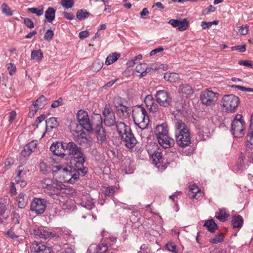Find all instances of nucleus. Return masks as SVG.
I'll return each instance as SVG.
<instances>
[{
    "label": "nucleus",
    "instance_id": "f257e3e1",
    "mask_svg": "<svg viewBox=\"0 0 253 253\" xmlns=\"http://www.w3.org/2000/svg\"><path fill=\"white\" fill-rule=\"evenodd\" d=\"M71 164L72 166L68 167L63 168L62 166L59 165L56 166L55 168L59 173L62 175L64 182L73 183L79 178L80 175H84L87 172V170L84 167V165H82L80 168H78L76 164Z\"/></svg>",
    "mask_w": 253,
    "mask_h": 253
},
{
    "label": "nucleus",
    "instance_id": "f03ea898",
    "mask_svg": "<svg viewBox=\"0 0 253 253\" xmlns=\"http://www.w3.org/2000/svg\"><path fill=\"white\" fill-rule=\"evenodd\" d=\"M115 128L119 137L123 142L125 146L129 149L133 148L137 143V140L130 127L124 122H118Z\"/></svg>",
    "mask_w": 253,
    "mask_h": 253
},
{
    "label": "nucleus",
    "instance_id": "7ed1b4c3",
    "mask_svg": "<svg viewBox=\"0 0 253 253\" xmlns=\"http://www.w3.org/2000/svg\"><path fill=\"white\" fill-rule=\"evenodd\" d=\"M175 137L178 145L181 147L189 146L191 142L190 130L184 123L177 120L175 124Z\"/></svg>",
    "mask_w": 253,
    "mask_h": 253
},
{
    "label": "nucleus",
    "instance_id": "20e7f679",
    "mask_svg": "<svg viewBox=\"0 0 253 253\" xmlns=\"http://www.w3.org/2000/svg\"><path fill=\"white\" fill-rule=\"evenodd\" d=\"M64 147L66 155H68L72 158L71 164H76L78 168L84 165L85 162L84 156L81 147L73 141L65 142Z\"/></svg>",
    "mask_w": 253,
    "mask_h": 253
},
{
    "label": "nucleus",
    "instance_id": "39448f33",
    "mask_svg": "<svg viewBox=\"0 0 253 253\" xmlns=\"http://www.w3.org/2000/svg\"><path fill=\"white\" fill-rule=\"evenodd\" d=\"M132 117L134 124L141 129L147 127L149 123V117L145 109L140 106L132 110Z\"/></svg>",
    "mask_w": 253,
    "mask_h": 253
},
{
    "label": "nucleus",
    "instance_id": "423d86ee",
    "mask_svg": "<svg viewBox=\"0 0 253 253\" xmlns=\"http://www.w3.org/2000/svg\"><path fill=\"white\" fill-rule=\"evenodd\" d=\"M99 123L95 126L94 128L95 134L97 138V142L100 144L103 147H107L108 141L107 139L105 130L102 126V119L100 115L95 116Z\"/></svg>",
    "mask_w": 253,
    "mask_h": 253
},
{
    "label": "nucleus",
    "instance_id": "0eeeda50",
    "mask_svg": "<svg viewBox=\"0 0 253 253\" xmlns=\"http://www.w3.org/2000/svg\"><path fill=\"white\" fill-rule=\"evenodd\" d=\"M240 103L239 98L233 94L226 95L222 98V106L227 112H234Z\"/></svg>",
    "mask_w": 253,
    "mask_h": 253
},
{
    "label": "nucleus",
    "instance_id": "6e6552de",
    "mask_svg": "<svg viewBox=\"0 0 253 253\" xmlns=\"http://www.w3.org/2000/svg\"><path fill=\"white\" fill-rule=\"evenodd\" d=\"M218 95V93L207 89L201 92L200 100L203 104L206 106H211L217 101Z\"/></svg>",
    "mask_w": 253,
    "mask_h": 253
},
{
    "label": "nucleus",
    "instance_id": "1a4fd4ad",
    "mask_svg": "<svg viewBox=\"0 0 253 253\" xmlns=\"http://www.w3.org/2000/svg\"><path fill=\"white\" fill-rule=\"evenodd\" d=\"M30 232L32 235L44 239H47L50 237H58L56 233L51 232L49 229L45 227L35 226L30 229Z\"/></svg>",
    "mask_w": 253,
    "mask_h": 253
},
{
    "label": "nucleus",
    "instance_id": "9d476101",
    "mask_svg": "<svg viewBox=\"0 0 253 253\" xmlns=\"http://www.w3.org/2000/svg\"><path fill=\"white\" fill-rule=\"evenodd\" d=\"M156 102L164 107H168L171 105L172 98L170 93L165 90L157 91L155 95Z\"/></svg>",
    "mask_w": 253,
    "mask_h": 253
},
{
    "label": "nucleus",
    "instance_id": "9b49d317",
    "mask_svg": "<svg viewBox=\"0 0 253 253\" xmlns=\"http://www.w3.org/2000/svg\"><path fill=\"white\" fill-rule=\"evenodd\" d=\"M77 118L80 125L89 132L93 131L92 125L91 124L86 111L80 110L77 114Z\"/></svg>",
    "mask_w": 253,
    "mask_h": 253
},
{
    "label": "nucleus",
    "instance_id": "f8f14e48",
    "mask_svg": "<svg viewBox=\"0 0 253 253\" xmlns=\"http://www.w3.org/2000/svg\"><path fill=\"white\" fill-rule=\"evenodd\" d=\"M146 149L152 161L156 164L160 162L162 158L161 150L155 142H151L146 145Z\"/></svg>",
    "mask_w": 253,
    "mask_h": 253
},
{
    "label": "nucleus",
    "instance_id": "ddd939ff",
    "mask_svg": "<svg viewBox=\"0 0 253 253\" xmlns=\"http://www.w3.org/2000/svg\"><path fill=\"white\" fill-rule=\"evenodd\" d=\"M47 202L44 199L35 198L31 203L30 210L37 214H42L45 211Z\"/></svg>",
    "mask_w": 253,
    "mask_h": 253
},
{
    "label": "nucleus",
    "instance_id": "4468645a",
    "mask_svg": "<svg viewBox=\"0 0 253 253\" xmlns=\"http://www.w3.org/2000/svg\"><path fill=\"white\" fill-rule=\"evenodd\" d=\"M104 116V123L107 126H116L118 122L116 121L115 114L109 106L106 105L102 113Z\"/></svg>",
    "mask_w": 253,
    "mask_h": 253
},
{
    "label": "nucleus",
    "instance_id": "2eb2a0df",
    "mask_svg": "<svg viewBox=\"0 0 253 253\" xmlns=\"http://www.w3.org/2000/svg\"><path fill=\"white\" fill-rule=\"evenodd\" d=\"M231 131L235 137H242L245 133V122L233 121L231 124Z\"/></svg>",
    "mask_w": 253,
    "mask_h": 253
},
{
    "label": "nucleus",
    "instance_id": "dca6fc26",
    "mask_svg": "<svg viewBox=\"0 0 253 253\" xmlns=\"http://www.w3.org/2000/svg\"><path fill=\"white\" fill-rule=\"evenodd\" d=\"M76 201L83 207L89 210L92 209L94 206L92 199L88 194H83L77 197Z\"/></svg>",
    "mask_w": 253,
    "mask_h": 253
},
{
    "label": "nucleus",
    "instance_id": "f3484780",
    "mask_svg": "<svg viewBox=\"0 0 253 253\" xmlns=\"http://www.w3.org/2000/svg\"><path fill=\"white\" fill-rule=\"evenodd\" d=\"M30 249L31 252L35 253H52V249L43 242L34 241Z\"/></svg>",
    "mask_w": 253,
    "mask_h": 253
},
{
    "label": "nucleus",
    "instance_id": "a211bd4d",
    "mask_svg": "<svg viewBox=\"0 0 253 253\" xmlns=\"http://www.w3.org/2000/svg\"><path fill=\"white\" fill-rule=\"evenodd\" d=\"M114 104L118 114L125 118L129 117V109L125 105H124L120 98H117L114 99Z\"/></svg>",
    "mask_w": 253,
    "mask_h": 253
},
{
    "label": "nucleus",
    "instance_id": "6ab92c4d",
    "mask_svg": "<svg viewBox=\"0 0 253 253\" xmlns=\"http://www.w3.org/2000/svg\"><path fill=\"white\" fill-rule=\"evenodd\" d=\"M196 131L198 138L200 141L206 140L210 135V129L207 124L197 125Z\"/></svg>",
    "mask_w": 253,
    "mask_h": 253
},
{
    "label": "nucleus",
    "instance_id": "aec40b11",
    "mask_svg": "<svg viewBox=\"0 0 253 253\" xmlns=\"http://www.w3.org/2000/svg\"><path fill=\"white\" fill-rule=\"evenodd\" d=\"M65 142H53L50 147V151L54 155L64 157L66 155L64 147Z\"/></svg>",
    "mask_w": 253,
    "mask_h": 253
},
{
    "label": "nucleus",
    "instance_id": "412c9836",
    "mask_svg": "<svg viewBox=\"0 0 253 253\" xmlns=\"http://www.w3.org/2000/svg\"><path fill=\"white\" fill-rule=\"evenodd\" d=\"M43 190L44 192L51 196L53 199L59 200V195L61 191V187L57 182H54L50 187L47 188Z\"/></svg>",
    "mask_w": 253,
    "mask_h": 253
},
{
    "label": "nucleus",
    "instance_id": "4be33fe9",
    "mask_svg": "<svg viewBox=\"0 0 253 253\" xmlns=\"http://www.w3.org/2000/svg\"><path fill=\"white\" fill-rule=\"evenodd\" d=\"M159 144L164 148H169L174 146V139L170 138L169 134L157 138Z\"/></svg>",
    "mask_w": 253,
    "mask_h": 253
},
{
    "label": "nucleus",
    "instance_id": "5701e85b",
    "mask_svg": "<svg viewBox=\"0 0 253 253\" xmlns=\"http://www.w3.org/2000/svg\"><path fill=\"white\" fill-rule=\"evenodd\" d=\"M178 91L182 96L187 97L193 93V89L189 84L184 83L179 86Z\"/></svg>",
    "mask_w": 253,
    "mask_h": 253
},
{
    "label": "nucleus",
    "instance_id": "b1692460",
    "mask_svg": "<svg viewBox=\"0 0 253 253\" xmlns=\"http://www.w3.org/2000/svg\"><path fill=\"white\" fill-rule=\"evenodd\" d=\"M37 142L36 140H33L26 145L23 150L21 152L22 155L24 157L29 156L32 152L36 149Z\"/></svg>",
    "mask_w": 253,
    "mask_h": 253
},
{
    "label": "nucleus",
    "instance_id": "393cba45",
    "mask_svg": "<svg viewBox=\"0 0 253 253\" xmlns=\"http://www.w3.org/2000/svg\"><path fill=\"white\" fill-rule=\"evenodd\" d=\"M189 196L193 199H198L202 197V192L199 187L195 184L189 185Z\"/></svg>",
    "mask_w": 253,
    "mask_h": 253
},
{
    "label": "nucleus",
    "instance_id": "a878e982",
    "mask_svg": "<svg viewBox=\"0 0 253 253\" xmlns=\"http://www.w3.org/2000/svg\"><path fill=\"white\" fill-rule=\"evenodd\" d=\"M155 134L157 138L159 137L163 136L164 135L169 134L168 125L166 123H163L158 125L154 130Z\"/></svg>",
    "mask_w": 253,
    "mask_h": 253
},
{
    "label": "nucleus",
    "instance_id": "bb28decb",
    "mask_svg": "<svg viewBox=\"0 0 253 253\" xmlns=\"http://www.w3.org/2000/svg\"><path fill=\"white\" fill-rule=\"evenodd\" d=\"M244 220L240 215H234L232 217L231 222L234 228H240L243 224Z\"/></svg>",
    "mask_w": 253,
    "mask_h": 253
},
{
    "label": "nucleus",
    "instance_id": "cd10ccee",
    "mask_svg": "<svg viewBox=\"0 0 253 253\" xmlns=\"http://www.w3.org/2000/svg\"><path fill=\"white\" fill-rule=\"evenodd\" d=\"M55 9L53 7H49L45 12V18L47 22L51 23L55 19Z\"/></svg>",
    "mask_w": 253,
    "mask_h": 253
},
{
    "label": "nucleus",
    "instance_id": "c85d7f7f",
    "mask_svg": "<svg viewBox=\"0 0 253 253\" xmlns=\"http://www.w3.org/2000/svg\"><path fill=\"white\" fill-rule=\"evenodd\" d=\"M46 131L49 130V128H56L58 126V123L57 118L55 117H51L46 121Z\"/></svg>",
    "mask_w": 253,
    "mask_h": 253
},
{
    "label": "nucleus",
    "instance_id": "c756f323",
    "mask_svg": "<svg viewBox=\"0 0 253 253\" xmlns=\"http://www.w3.org/2000/svg\"><path fill=\"white\" fill-rule=\"evenodd\" d=\"M46 104V98L43 95L41 96L35 102H33V105L37 109H41Z\"/></svg>",
    "mask_w": 253,
    "mask_h": 253
},
{
    "label": "nucleus",
    "instance_id": "7c9ffc66",
    "mask_svg": "<svg viewBox=\"0 0 253 253\" xmlns=\"http://www.w3.org/2000/svg\"><path fill=\"white\" fill-rule=\"evenodd\" d=\"M229 214L227 213L225 209H221L219 211L216 213L215 217L220 221L224 222L227 220Z\"/></svg>",
    "mask_w": 253,
    "mask_h": 253
},
{
    "label": "nucleus",
    "instance_id": "2f4dec72",
    "mask_svg": "<svg viewBox=\"0 0 253 253\" xmlns=\"http://www.w3.org/2000/svg\"><path fill=\"white\" fill-rule=\"evenodd\" d=\"M17 201L18 207L21 209L24 208L27 204V197L23 193H21L19 194Z\"/></svg>",
    "mask_w": 253,
    "mask_h": 253
},
{
    "label": "nucleus",
    "instance_id": "473e14b6",
    "mask_svg": "<svg viewBox=\"0 0 253 253\" xmlns=\"http://www.w3.org/2000/svg\"><path fill=\"white\" fill-rule=\"evenodd\" d=\"M120 57V54L116 52L110 54L106 59L105 64L107 65H110L117 61Z\"/></svg>",
    "mask_w": 253,
    "mask_h": 253
},
{
    "label": "nucleus",
    "instance_id": "72a5a7b5",
    "mask_svg": "<svg viewBox=\"0 0 253 253\" xmlns=\"http://www.w3.org/2000/svg\"><path fill=\"white\" fill-rule=\"evenodd\" d=\"M204 226L207 227V229L211 232H213L217 228V224L212 219L206 221Z\"/></svg>",
    "mask_w": 253,
    "mask_h": 253
},
{
    "label": "nucleus",
    "instance_id": "f704fd0d",
    "mask_svg": "<svg viewBox=\"0 0 253 253\" xmlns=\"http://www.w3.org/2000/svg\"><path fill=\"white\" fill-rule=\"evenodd\" d=\"M164 79L170 82H175L179 79V76L175 73H166L164 75Z\"/></svg>",
    "mask_w": 253,
    "mask_h": 253
},
{
    "label": "nucleus",
    "instance_id": "c9c22d12",
    "mask_svg": "<svg viewBox=\"0 0 253 253\" xmlns=\"http://www.w3.org/2000/svg\"><path fill=\"white\" fill-rule=\"evenodd\" d=\"M43 9L44 7L42 5H41L39 6L38 8L32 7L28 8L27 9V11L33 14H36L37 16H42L43 13Z\"/></svg>",
    "mask_w": 253,
    "mask_h": 253
},
{
    "label": "nucleus",
    "instance_id": "e433bc0d",
    "mask_svg": "<svg viewBox=\"0 0 253 253\" xmlns=\"http://www.w3.org/2000/svg\"><path fill=\"white\" fill-rule=\"evenodd\" d=\"M77 142L80 144V145L83 146H89L91 143V141L89 137H87L85 133H84Z\"/></svg>",
    "mask_w": 253,
    "mask_h": 253
},
{
    "label": "nucleus",
    "instance_id": "4c0bfd02",
    "mask_svg": "<svg viewBox=\"0 0 253 253\" xmlns=\"http://www.w3.org/2000/svg\"><path fill=\"white\" fill-rule=\"evenodd\" d=\"M116 188L113 186L104 187L102 189V192L105 194V196L109 197H112L116 191Z\"/></svg>",
    "mask_w": 253,
    "mask_h": 253
},
{
    "label": "nucleus",
    "instance_id": "58836bf2",
    "mask_svg": "<svg viewBox=\"0 0 253 253\" xmlns=\"http://www.w3.org/2000/svg\"><path fill=\"white\" fill-rule=\"evenodd\" d=\"M74 140L77 142L81 137L85 133L83 130H71Z\"/></svg>",
    "mask_w": 253,
    "mask_h": 253
},
{
    "label": "nucleus",
    "instance_id": "ea45409f",
    "mask_svg": "<svg viewBox=\"0 0 253 253\" xmlns=\"http://www.w3.org/2000/svg\"><path fill=\"white\" fill-rule=\"evenodd\" d=\"M224 238V234L222 233H219L216 235L214 238L210 239L209 242L211 243L216 244L223 241Z\"/></svg>",
    "mask_w": 253,
    "mask_h": 253
},
{
    "label": "nucleus",
    "instance_id": "a19ab883",
    "mask_svg": "<svg viewBox=\"0 0 253 253\" xmlns=\"http://www.w3.org/2000/svg\"><path fill=\"white\" fill-rule=\"evenodd\" d=\"M43 58V53L42 51L39 49L37 50H33L31 52V59H36L37 61L42 60Z\"/></svg>",
    "mask_w": 253,
    "mask_h": 253
},
{
    "label": "nucleus",
    "instance_id": "79ce46f5",
    "mask_svg": "<svg viewBox=\"0 0 253 253\" xmlns=\"http://www.w3.org/2000/svg\"><path fill=\"white\" fill-rule=\"evenodd\" d=\"M6 211V207L4 203H0V222L2 223L7 218L4 216V213Z\"/></svg>",
    "mask_w": 253,
    "mask_h": 253
},
{
    "label": "nucleus",
    "instance_id": "37998d69",
    "mask_svg": "<svg viewBox=\"0 0 253 253\" xmlns=\"http://www.w3.org/2000/svg\"><path fill=\"white\" fill-rule=\"evenodd\" d=\"M89 13L85 10L81 9L77 11V17L80 20H82L87 18Z\"/></svg>",
    "mask_w": 253,
    "mask_h": 253
},
{
    "label": "nucleus",
    "instance_id": "c03bdc74",
    "mask_svg": "<svg viewBox=\"0 0 253 253\" xmlns=\"http://www.w3.org/2000/svg\"><path fill=\"white\" fill-rule=\"evenodd\" d=\"M55 182L50 178H44L41 181V185L42 187L45 190L47 188L50 187L51 185Z\"/></svg>",
    "mask_w": 253,
    "mask_h": 253
},
{
    "label": "nucleus",
    "instance_id": "a18cd8bd",
    "mask_svg": "<svg viewBox=\"0 0 253 253\" xmlns=\"http://www.w3.org/2000/svg\"><path fill=\"white\" fill-rule=\"evenodd\" d=\"M95 247L96 253H103L107 251L108 250L107 243H102L98 246H95Z\"/></svg>",
    "mask_w": 253,
    "mask_h": 253
},
{
    "label": "nucleus",
    "instance_id": "49530a36",
    "mask_svg": "<svg viewBox=\"0 0 253 253\" xmlns=\"http://www.w3.org/2000/svg\"><path fill=\"white\" fill-rule=\"evenodd\" d=\"M188 27V22L186 19H183L182 21H179L177 29L180 31H183L185 30Z\"/></svg>",
    "mask_w": 253,
    "mask_h": 253
},
{
    "label": "nucleus",
    "instance_id": "de8ad7c7",
    "mask_svg": "<svg viewBox=\"0 0 253 253\" xmlns=\"http://www.w3.org/2000/svg\"><path fill=\"white\" fill-rule=\"evenodd\" d=\"M1 10L2 12L6 16H11L13 15V11L11 10L5 3L1 4Z\"/></svg>",
    "mask_w": 253,
    "mask_h": 253
},
{
    "label": "nucleus",
    "instance_id": "09e8293b",
    "mask_svg": "<svg viewBox=\"0 0 253 253\" xmlns=\"http://www.w3.org/2000/svg\"><path fill=\"white\" fill-rule=\"evenodd\" d=\"M61 5L66 9H69L73 7L74 4V0H61Z\"/></svg>",
    "mask_w": 253,
    "mask_h": 253
},
{
    "label": "nucleus",
    "instance_id": "8fccbe9b",
    "mask_svg": "<svg viewBox=\"0 0 253 253\" xmlns=\"http://www.w3.org/2000/svg\"><path fill=\"white\" fill-rule=\"evenodd\" d=\"M246 138L248 142L251 145H253V128L251 129V128L249 127Z\"/></svg>",
    "mask_w": 253,
    "mask_h": 253
},
{
    "label": "nucleus",
    "instance_id": "3c124183",
    "mask_svg": "<svg viewBox=\"0 0 253 253\" xmlns=\"http://www.w3.org/2000/svg\"><path fill=\"white\" fill-rule=\"evenodd\" d=\"M144 102L148 108L154 102V100L151 95H148L145 98Z\"/></svg>",
    "mask_w": 253,
    "mask_h": 253
},
{
    "label": "nucleus",
    "instance_id": "603ef678",
    "mask_svg": "<svg viewBox=\"0 0 253 253\" xmlns=\"http://www.w3.org/2000/svg\"><path fill=\"white\" fill-rule=\"evenodd\" d=\"M40 171L43 173H47L49 170V168L48 167L46 163L42 162L39 165Z\"/></svg>",
    "mask_w": 253,
    "mask_h": 253
},
{
    "label": "nucleus",
    "instance_id": "864d4df0",
    "mask_svg": "<svg viewBox=\"0 0 253 253\" xmlns=\"http://www.w3.org/2000/svg\"><path fill=\"white\" fill-rule=\"evenodd\" d=\"M54 33L51 29L46 31L44 36V39L47 41H50L53 38Z\"/></svg>",
    "mask_w": 253,
    "mask_h": 253
},
{
    "label": "nucleus",
    "instance_id": "5fc2aeb1",
    "mask_svg": "<svg viewBox=\"0 0 253 253\" xmlns=\"http://www.w3.org/2000/svg\"><path fill=\"white\" fill-rule=\"evenodd\" d=\"M249 28L245 25H242L239 27L238 33L241 35H246L248 33Z\"/></svg>",
    "mask_w": 253,
    "mask_h": 253
},
{
    "label": "nucleus",
    "instance_id": "6e6d98bb",
    "mask_svg": "<svg viewBox=\"0 0 253 253\" xmlns=\"http://www.w3.org/2000/svg\"><path fill=\"white\" fill-rule=\"evenodd\" d=\"M7 235L9 238L13 239V240H18L19 236L15 233L12 229L8 230L7 233Z\"/></svg>",
    "mask_w": 253,
    "mask_h": 253
},
{
    "label": "nucleus",
    "instance_id": "4d7b16f0",
    "mask_svg": "<svg viewBox=\"0 0 253 253\" xmlns=\"http://www.w3.org/2000/svg\"><path fill=\"white\" fill-rule=\"evenodd\" d=\"M24 24L29 28H33L34 27V23L31 19L29 18H24Z\"/></svg>",
    "mask_w": 253,
    "mask_h": 253
},
{
    "label": "nucleus",
    "instance_id": "13d9d810",
    "mask_svg": "<svg viewBox=\"0 0 253 253\" xmlns=\"http://www.w3.org/2000/svg\"><path fill=\"white\" fill-rule=\"evenodd\" d=\"M12 221L13 223L17 224L19 223L20 220V215L16 211H14L13 212V214L11 217Z\"/></svg>",
    "mask_w": 253,
    "mask_h": 253
},
{
    "label": "nucleus",
    "instance_id": "bf43d9fd",
    "mask_svg": "<svg viewBox=\"0 0 253 253\" xmlns=\"http://www.w3.org/2000/svg\"><path fill=\"white\" fill-rule=\"evenodd\" d=\"M103 66V63L98 60L95 61L93 64V68L94 71L100 70Z\"/></svg>",
    "mask_w": 253,
    "mask_h": 253
},
{
    "label": "nucleus",
    "instance_id": "052dcab7",
    "mask_svg": "<svg viewBox=\"0 0 253 253\" xmlns=\"http://www.w3.org/2000/svg\"><path fill=\"white\" fill-rule=\"evenodd\" d=\"M246 45L245 44L242 45H236L231 47L232 51L238 50L240 52H243L246 50Z\"/></svg>",
    "mask_w": 253,
    "mask_h": 253
},
{
    "label": "nucleus",
    "instance_id": "680f3d73",
    "mask_svg": "<svg viewBox=\"0 0 253 253\" xmlns=\"http://www.w3.org/2000/svg\"><path fill=\"white\" fill-rule=\"evenodd\" d=\"M166 247L167 250L169 251H170L172 253L176 252V246L172 243H168L166 245Z\"/></svg>",
    "mask_w": 253,
    "mask_h": 253
},
{
    "label": "nucleus",
    "instance_id": "e2e57ef3",
    "mask_svg": "<svg viewBox=\"0 0 253 253\" xmlns=\"http://www.w3.org/2000/svg\"><path fill=\"white\" fill-rule=\"evenodd\" d=\"M146 64L145 63H140L138 65H137L135 67V71L140 73L141 74V73L143 72L144 69L145 68Z\"/></svg>",
    "mask_w": 253,
    "mask_h": 253
},
{
    "label": "nucleus",
    "instance_id": "0e129e2a",
    "mask_svg": "<svg viewBox=\"0 0 253 253\" xmlns=\"http://www.w3.org/2000/svg\"><path fill=\"white\" fill-rule=\"evenodd\" d=\"M149 13V11L147 8H143L140 13L141 18L142 19L149 18V17L148 16Z\"/></svg>",
    "mask_w": 253,
    "mask_h": 253
},
{
    "label": "nucleus",
    "instance_id": "69168bd1",
    "mask_svg": "<svg viewBox=\"0 0 253 253\" xmlns=\"http://www.w3.org/2000/svg\"><path fill=\"white\" fill-rule=\"evenodd\" d=\"M39 109L35 108L33 104L30 107V111L28 115L30 118H33L35 116L36 113Z\"/></svg>",
    "mask_w": 253,
    "mask_h": 253
},
{
    "label": "nucleus",
    "instance_id": "338daca9",
    "mask_svg": "<svg viewBox=\"0 0 253 253\" xmlns=\"http://www.w3.org/2000/svg\"><path fill=\"white\" fill-rule=\"evenodd\" d=\"M62 98H59L57 100L54 101L51 105L52 108H56L62 104Z\"/></svg>",
    "mask_w": 253,
    "mask_h": 253
},
{
    "label": "nucleus",
    "instance_id": "774afa93",
    "mask_svg": "<svg viewBox=\"0 0 253 253\" xmlns=\"http://www.w3.org/2000/svg\"><path fill=\"white\" fill-rule=\"evenodd\" d=\"M238 169L239 170H242L246 169V166L244 165L243 157L240 158V161L238 164Z\"/></svg>",
    "mask_w": 253,
    "mask_h": 253
}]
</instances>
